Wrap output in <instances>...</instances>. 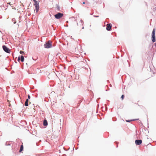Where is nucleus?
<instances>
[{"instance_id": "39448f33", "label": "nucleus", "mask_w": 156, "mask_h": 156, "mask_svg": "<svg viewBox=\"0 0 156 156\" xmlns=\"http://www.w3.org/2000/svg\"><path fill=\"white\" fill-rule=\"evenodd\" d=\"M63 14L58 13L55 15V18L57 19H59L62 17L63 16Z\"/></svg>"}, {"instance_id": "7ed1b4c3", "label": "nucleus", "mask_w": 156, "mask_h": 156, "mask_svg": "<svg viewBox=\"0 0 156 156\" xmlns=\"http://www.w3.org/2000/svg\"><path fill=\"white\" fill-rule=\"evenodd\" d=\"M155 29L154 28L153 29L152 33V41L153 42H154L155 41Z\"/></svg>"}, {"instance_id": "f8f14e48", "label": "nucleus", "mask_w": 156, "mask_h": 156, "mask_svg": "<svg viewBox=\"0 0 156 156\" xmlns=\"http://www.w3.org/2000/svg\"><path fill=\"white\" fill-rule=\"evenodd\" d=\"M139 119H133V120H126V121L127 122H130L131 121H134V120H138Z\"/></svg>"}, {"instance_id": "2eb2a0df", "label": "nucleus", "mask_w": 156, "mask_h": 156, "mask_svg": "<svg viewBox=\"0 0 156 156\" xmlns=\"http://www.w3.org/2000/svg\"><path fill=\"white\" fill-rule=\"evenodd\" d=\"M121 98L122 99V100H123L124 98V96L123 95H122L121 96Z\"/></svg>"}, {"instance_id": "dca6fc26", "label": "nucleus", "mask_w": 156, "mask_h": 156, "mask_svg": "<svg viewBox=\"0 0 156 156\" xmlns=\"http://www.w3.org/2000/svg\"><path fill=\"white\" fill-rule=\"evenodd\" d=\"M20 57H18V61H20Z\"/></svg>"}, {"instance_id": "20e7f679", "label": "nucleus", "mask_w": 156, "mask_h": 156, "mask_svg": "<svg viewBox=\"0 0 156 156\" xmlns=\"http://www.w3.org/2000/svg\"><path fill=\"white\" fill-rule=\"evenodd\" d=\"M2 48L3 50L6 53H10L11 52V50L8 48L6 46L3 45Z\"/></svg>"}, {"instance_id": "f257e3e1", "label": "nucleus", "mask_w": 156, "mask_h": 156, "mask_svg": "<svg viewBox=\"0 0 156 156\" xmlns=\"http://www.w3.org/2000/svg\"><path fill=\"white\" fill-rule=\"evenodd\" d=\"M34 2V5L35 7V10L36 12H37L39 9V3L36 0H33Z\"/></svg>"}, {"instance_id": "6e6552de", "label": "nucleus", "mask_w": 156, "mask_h": 156, "mask_svg": "<svg viewBox=\"0 0 156 156\" xmlns=\"http://www.w3.org/2000/svg\"><path fill=\"white\" fill-rule=\"evenodd\" d=\"M29 100L28 99H27L26 100V101L25 103V105L26 106H28V102H29Z\"/></svg>"}, {"instance_id": "9d476101", "label": "nucleus", "mask_w": 156, "mask_h": 156, "mask_svg": "<svg viewBox=\"0 0 156 156\" xmlns=\"http://www.w3.org/2000/svg\"><path fill=\"white\" fill-rule=\"evenodd\" d=\"M23 145H21V147H20V152H21L23 150Z\"/></svg>"}, {"instance_id": "423d86ee", "label": "nucleus", "mask_w": 156, "mask_h": 156, "mask_svg": "<svg viewBox=\"0 0 156 156\" xmlns=\"http://www.w3.org/2000/svg\"><path fill=\"white\" fill-rule=\"evenodd\" d=\"M142 141L141 140H136L135 141V143L137 145H140L141 144Z\"/></svg>"}, {"instance_id": "0eeeda50", "label": "nucleus", "mask_w": 156, "mask_h": 156, "mask_svg": "<svg viewBox=\"0 0 156 156\" xmlns=\"http://www.w3.org/2000/svg\"><path fill=\"white\" fill-rule=\"evenodd\" d=\"M106 29L107 30L109 31L110 30L111 27H112V25L111 23L107 24L106 25Z\"/></svg>"}, {"instance_id": "a211bd4d", "label": "nucleus", "mask_w": 156, "mask_h": 156, "mask_svg": "<svg viewBox=\"0 0 156 156\" xmlns=\"http://www.w3.org/2000/svg\"><path fill=\"white\" fill-rule=\"evenodd\" d=\"M94 16L95 17H99V16Z\"/></svg>"}, {"instance_id": "ddd939ff", "label": "nucleus", "mask_w": 156, "mask_h": 156, "mask_svg": "<svg viewBox=\"0 0 156 156\" xmlns=\"http://www.w3.org/2000/svg\"><path fill=\"white\" fill-rule=\"evenodd\" d=\"M12 21L14 23H16V21L15 20V19L14 18L12 20Z\"/></svg>"}, {"instance_id": "4468645a", "label": "nucleus", "mask_w": 156, "mask_h": 156, "mask_svg": "<svg viewBox=\"0 0 156 156\" xmlns=\"http://www.w3.org/2000/svg\"><path fill=\"white\" fill-rule=\"evenodd\" d=\"M24 53V52L22 51H20V53L21 54H23Z\"/></svg>"}, {"instance_id": "f03ea898", "label": "nucleus", "mask_w": 156, "mask_h": 156, "mask_svg": "<svg viewBox=\"0 0 156 156\" xmlns=\"http://www.w3.org/2000/svg\"><path fill=\"white\" fill-rule=\"evenodd\" d=\"M51 43V41H48L47 43L44 44V47L46 48H51L52 46Z\"/></svg>"}, {"instance_id": "f3484780", "label": "nucleus", "mask_w": 156, "mask_h": 156, "mask_svg": "<svg viewBox=\"0 0 156 156\" xmlns=\"http://www.w3.org/2000/svg\"><path fill=\"white\" fill-rule=\"evenodd\" d=\"M28 99H30V96L29 95H28Z\"/></svg>"}, {"instance_id": "1a4fd4ad", "label": "nucleus", "mask_w": 156, "mask_h": 156, "mask_svg": "<svg viewBox=\"0 0 156 156\" xmlns=\"http://www.w3.org/2000/svg\"><path fill=\"white\" fill-rule=\"evenodd\" d=\"M43 125L44 126H46L48 125V123L46 120H44L43 122Z\"/></svg>"}, {"instance_id": "9b49d317", "label": "nucleus", "mask_w": 156, "mask_h": 156, "mask_svg": "<svg viewBox=\"0 0 156 156\" xmlns=\"http://www.w3.org/2000/svg\"><path fill=\"white\" fill-rule=\"evenodd\" d=\"M20 59H21V62H23L24 61V57H23V56L21 55V56Z\"/></svg>"}, {"instance_id": "6ab92c4d", "label": "nucleus", "mask_w": 156, "mask_h": 156, "mask_svg": "<svg viewBox=\"0 0 156 156\" xmlns=\"http://www.w3.org/2000/svg\"><path fill=\"white\" fill-rule=\"evenodd\" d=\"M83 4H85V2H83Z\"/></svg>"}]
</instances>
